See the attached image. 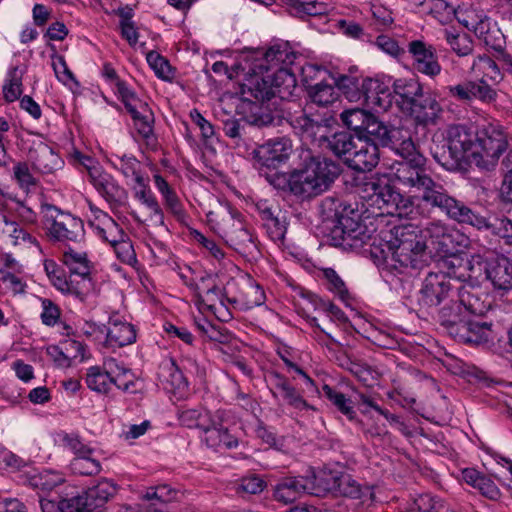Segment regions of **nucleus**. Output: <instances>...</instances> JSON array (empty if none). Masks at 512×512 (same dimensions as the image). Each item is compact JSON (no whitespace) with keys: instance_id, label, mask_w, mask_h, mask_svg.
I'll return each mask as SVG.
<instances>
[{"instance_id":"f257e3e1","label":"nucleus","mask_w":512,"mask_h":512,"mask_svg":"<svg viewBox=\"0 0 512 512\" xmlns=\"http://www.w3.org/2000/svg\"><path fill=\"white\" fill-rule=\"evenodd\" d=\"M387 147L403 159L397 164L394 172L395 179L403 189L422 199L428 207L439 209L459 223L478 228L487 226L485 218L476 215L463 202L449 195L442 184L432 179L425 167L426 158L416 150L410 137L404 138L401 132L396 143Z\"/></svg>"},{"instance_id":"f03ea898","label":"nucleus","mask_w":512,"mask_h":512,"mask_svg":"<svg viewBox=\"0 0 512 512\" xmlns=\"http://www.w3.org/2000/svg\"><path fill=\"white\" fill-rule=\"evenodd\" d=\"M507 147V137L497 126L489 124L473 134L463 125H453L447 131L446 144L433 150L432 156L448 171H464L471 164L490 171Z\"/></svg>"},{"instance_id":"7ed1b4c3","label":"nucleus","mask_w":512,"mask_h":512,"mask_svg":"<svg viewBox=\"0 0 512 512\" xmlns=\"http://www.w3.org/2000/svg\"><path fill=\"white\" fill-rule=\"evenodd\" d=\"M466 241L458 230L434 222L425 228V239L413 225L395 226L387 244L400 266L417 270L427 266L432 259L460 254Z\"/></svg>"},{"instance_id":"20e7f679","label":"nucleus","mask_w":512,"mask_h":512,"mask_svg":"<svg viewBox=\"0 0 512 512\" xmlns=\"http://www.w3.org/2000/svg\"><path fill=\"white\" fill-rule=\"evenodd\" d=\"M295 74L288 68H279L273 75L259 76L256 72L241 86L243 98L237 105L240 120L259 128L272 125L275 117L267 107L253 102L248 96L257 101H268L274 97L287 100L296 89Z\"/></svg>"},{"instance_id":"39448f33","label":"nucleus","mask_w":512,"mask_h":512,"mask_svg":"<svg viewBox=\"0 0 512 512\" xmlns=\"http://www.w3.org/2000/svg\"><path fill=\"white\" fill-rule=\"evenodd\" d=\"M341 166L326 157H310L303 168L294 170L289 176L275 173L267 176L269 182L278 189L289 191L302 199L316 197L327 191L341 174Z\"/></svg>"},{"instance_id":"423d86ee","label":"nucleus","mask_w":512,"mask_h":512,"mask_svg":"<svg viewBox=\"0 0 512 512\" xmlns=\"http://www.w3.org/2000/svg\"><path fill=\"white\" fill-rule=\"evenodd\" d=\"M376 232L372 222L361 219V213L352 204L343 202L337 224L329 226L328 241L344 250L358 249L371 240Z\"/></svg>"},{"instance_id":"0eeeda50","label":"nucleus","mask_w":512,"mask_h":512,"mask_svg":"<svg viewBox=\"0 0 512 512\" xmlns=\"http://www.w3.org/2000/svg\"><path fill=\"white\" fill-rule=\"evenodd\" d=\"M44 224L49 237L55 241L69 245L80 243L84 239L85 231L82 221L54 206H47Z\"/></svg>"},{"instance_id":"6e6552de","label":"nucleus","mask_w":512,"mask_h":512,"mask_svg":"<svg viewBox=\"0 0 512 512\" xmlns=\"http://www.w3.org/2000/svg\"><path fill=\"white\" fill-rule=\"evenodd\" d=\"M455 279L443 273H429L423 281L419 292V304L425 307H436L453 299Z\"/></svg>"},{"instance_id":"1a4fd4ad","label":"nucleus","mask_w":512,"mask_h":512,"mask_svg":"<svg viewBox=\"0 0 512 512\" xmlns=\"http://www.w3.org/2000/svg\"><path fill=\"white\" fill-rule=\"evenodd\" d=\"M292 153V142L286 137L269 140L259 145L251 152L254 166L259 170L263 168L277 169L285 163Z\"/></svg>"},{"instance_id":"9d476101","label":"nucleus","mask_w":512,"mask_h":512,"mask_svg":"<svg viewBox=\"0 0 512 512\" xmlns=\"http://www.w3.org/2000/svg\"><path fill=\"white\" fill-rule=\"evenodd\" d=\"M443 109L434 95L423 92L403 113L408 115L416 127L426 129L438 123Z\"/></svg>"},{"instance_id":"9b49d317","label":"nucleus","mask_w":512,"mask_h":512,"mask_svg":"<svg viewBox=\"0 0 512 512\" xmlns=\"http://www.w3.org/2000/svg\"><path fill=\"white\" fill-rule=\"evenodd\" d=\"M316 142L346 163L357 144V137L355 138L348 130L331 132L327 129L326 132L320 133Z\"/></svg>"},{"instance_id":"f8f14e48","label":"nucleus","mask_w":512,"mask_h":512,"mask_svg":"<svg viewBox=\"0 0 512 512\" xmlns=\"http://www.w3.org/2000/svg\"><path fill=\"white\" fill-rule=\"evenodd\" d=\"M400 133L401 129L385 124L372 114L358 139L378 147H386L394 145Z\"/></svg>"},{"instance_id":"ddd939ff","label":"nucleus","mask_w":512,"mask_h":512,"mask_svg":"<svg viewBox=\"0 0 512 512\" xmlns=\"http://www.w3.org/2000/svg\"><path fill=\"white\" fill-rule=\"evenodd\" d=\"M366 190L371 194L368 196V202L371 206L381 210V214H395L397 210V201L400 200V193L394 186L380 181H369L366 184Z\"/></svg>"},{"instance_id":"4468645a","label":"nucleus","mask_w":512,"mask_h":512,"mask_svg":"<svg viewBox=\"0 0 512 512\" xmlns=\"http://www.w3.org/2000/svg\"><path fill=\"white\" fill-rule=\"evenodd\" d=\"M454 291L456 292H453V300H456L455 302L465 308L470 315H480L486 310L485 302L482 299L484 293L480 286L464 282V280H455Z\"/></svg>"},{"instance_id":"2eb2a0df","label":"nucleus","mask_w":512,"mask_h":512,"mask_svg":"<svg viewBox=\"0 0 512 512\" xmlns=\"http://www.w3.org/2000/svg\"><path fill=\"white\" fill-rule=\"evenodd\" d=\"M408 50L413 56L414 67L418 72L431 77L440 73L441 66L438 63L433 46L427 45L420 40H414L409 43Z\"/></svg>"},{"instance_id":"dca6fc26","label":"nucleus","mask_w":512,"mask_h":512,"mask_svg":"<svg viewBox=\"0 0 512 512\" xmlns=\"http://www.w3.org/2000/svg\"><path fill=\"white\" fill-rule=\"evenodd\" d=\"M313 487L311 479L308 477H286L275 486L274 497L279 502L289 504L302 494H310V491L314 490Z\"/></svg>"},{"instance_id":"f3484780","label":"nucleus","mask_w":512,"mask_h":512,"mask_svg":"<svg viewBox=\"0 0 512 512\" xmlns=\"http://www.w3.org/2000/svg\"><path fill=\"white\" fill-rule=\"evenodd\" d=\"M378 162L379 147L357 138V144L345 164L355 171L369 172L377 166Z\"/></svg>"},{"instance_id":"a211bd4d","label":"nucleus","mask_w":512,"mask_h":512,"mask_svg":"<svg viewBox=\"0 0 512 512\" xmlns=\"http://www.w3.org/2000/svg\"><path fill=\"white\" fill-rule=\"evenodd\" d=\"M456 300L451 299L440 308L438 320L441 327L453 339L457 337L470 314Z\"/></svg>"},{"instance_id":"6ab92c4d","label":"nucleus","mask_w":512,"mask_h":512,"mask_svg":"<svg viewBox=\"0 0 512 512\" xmlns=\"http://www.w3.org/2000/svg\"><path fill=\"white\" fill-rule=\"evenodd\" d=\"M29 159L33 168L43 174L56 172L61 169L64 163L61 157L43 142H39L30 148Z\"/></svg>"},{"instance_id":"aec40b11","label":"nucleus","mask_w":512,"mask_h":512,"mask_svg":"<svg viewBox=\"0 0 512 512\" xmlns=\"http://www.w3.org/2000/svg\"><path fill=\"white\" fill-rule=\"evenodd\" d=\"M450 93L460 100L478 99L482 102L495 101L497 93L486 80L468 81L450 88Z\"/></svg>"},{"instance_id":"412c9836","label":"nucleus","mask_w":512,"mask_h":512,"mask_svg":"<svg viewBox=\"0 0 512 512\" xmlns=\"http://www.w3.org/2000/svg\"><path fill=\"white\" fill-rule=\"evenodd\" d=\"M86 384L91 390L106 393L109 390L110 384H114L119 389L127 391L133 385V381L128 380L124 382L120 375L113 376L110 372L104 371L98 366H93L87 371Z\"/></svg>"},{"instance_id":"4be33fe9","label":"nucleus","mask_w":512,"mask_h":512,"mask_svg":"<svg viewBox=\"0 0 512 512\" xmlns=\"http://www.w3.org/2000/svg\"><path fill=\"white\" fill-rule=\"evenodd\" d=\"M124 105L131 114L138 133L145 138L149 137L153 131V113L148 104L135 95L132 98H128Z\"/></svg>"},{"instance_id":"5701e85b","label":"nucleus","mask_w":512,"mask_h":512,"mask_svg":"<svg viewBox=\"0 0 512 512\" xmlns=\"http://www.w3.org/2000/svg\"><path fill=\"white\" fill-rule=\"evenodd\" d=\"M116 493V486L108 481H99L88 488L82 495L86 512H100L111 497Z\"/></svg>"},{"instance_id":"b1692460","label":"nucleus","mask_w":512,"mask_h":512,"mask_svg":"<svg viewBox=\"0 0 512 512\" xmlns=\"http://www.w3.org/2000/svg\"><path fill=\"white\" fill-rule=\"evenodd\" d=\"M486 276L499 290L508 291L512 288V264L506 257L491 261L486 267Z\"/></svg>"},{"instance_id":"393cba45","label":"nucleus","mask_w":512,"mask_h":512,"mask_svg":"<svg viewBox=\"0 0 512 512\" xmlns=\"http://www.w3.org/2000/svg\"><path fill=\"white\" fill-rule=\"evenodd\" d=\"M491 327L492 323L474 321L470 315L455 340L469 344L488 342L492 332Z\"/></svg>"},{"instance_id":"a878e982","label":"nucleus","mask_w":512,"mask_h":512,"mask_svg":"<svg viewBox=\"0 0 512 512\" xmlns=\"http://www.w3.org/2000/svg\"><path fill=\"white\" fill-rule=\"evenodd\" d=\"M109 229L107 232L112 236V247L117 258L125 264H133L136 262V254L131 241L125 235L123 230L116 222L108 221Z\"/></svg>"},{"instance_id":"bb28decb","label":"nucleus","mask_w":512,"mask_h":512,"mask_svg":"<svg viewBox=\"0 0 512 512\" xmlns=\"http://www.w3.org/2000/svg\"><path fill=\"white\" fill-rule=\"evenodd\" d=\"M423 87L416 79H397L393 83V93L399 109L404 112L422 94Z\"/></svg>"},{"instance_id":"cd10ccee","label":"nucleus","mask_w":512,"mask_h":512,"mask_svg":"<svg viewBox=\"0 0 512 512\" xmlns=\"http://www.w3.org/2000/svg\"><path fill=\"white\" fill-rule=\"evenodd\" d=\"M315 66H308L307 69L303 70V73L316 71ZM304 77H307L304 74ZM306 83V90L311 101L318 106H328L334 103L338 97V90L331 84L319 82L316 84H309L307 79L304 78Z\"/></svg>"},{"instance_id":"c85d7f7f","label":"nucleus","mask_w":512,"mask_h":512,"mask_svg":"<svg viewBox=\"0 0 512 512\" xmlns=\"http://www.w3.org/2000/svg\"><path fill=\"white\" fill-rule=\"evenodd\" d=\"M226 243L238 253L248 256L257 250L250 233L240 224L233 223L225 232Z\"/></svg>"},{"instance_id":"c756f323","label":"nucleus","mask_w":512,"mask_h":512,"mask_svg":"<svg viewBox=\"0 0 512 512\" xmlns=\"http://www.w3.org/2000/svg\"><path fill=\"white\" fill-rule=\"evenodd\" d=\"M136 339L134 327L129 323L113 322L108 329L106 342L111 346L123 347Z\"/></svg>"},{"instance_id":"7c9ffc66","label":"nucleus","mask_w":512,"mask_h":512,"mask_svg":"<svg viewBox=\"0 0 512 512\" xmlns=\"http://www.w3.org/2000/svg\"><path fill=\"white\" fill-rule=\"evenodd\" d=\"M341 472L323 470L317 475L307 476L311 479L313 484V491L310 494L320 496L322 493H333L335 494L336 488L338 487V479Z\"/></svg>"},{"instance_id":"2f4dec72","label":"nucleus","mask_w":512,"mask_h":512,"mask_svg":"<svg viewBox=\"0 0 512 512\" xmlns=\"http://www.w3.org/2000/svg\"><path fill=\"white\" fill-rule=\"evenodd\" d=\"M230 301L233 303H239L246 309H252L264 303L265 294L258 284L247 280L243 284L241 295L231 299Z\"/></svg>"},{"instance_id":"473e14b6","label":"nucleus","mask_w":512,"mask_h":512,"mask_svg":"<svg viewBox=\"0 0 512 512\" xmlns=\"http://www.w3.org/2000/svg\"><path fill=\"white\" fill-rule=\"evenodd\" d=\"M225 421V412L218 410L209 419V421L202 428L205 434L204 441L211 448L221 447V434L223 430V423Z\"/></svg>"},{"instance_id":"72a5a7b5","label":"nucleus","mask_w":512,"mask_h":512,"mask_svg":"<svg viewBox=\"0 0 512 512\" xmlns=\"http://www.w3.org/2000/svg\"><path fill=\"white\" fill-rule=\"evenodd\" d=\"M63 262L68 267L71 276H79L83 281L88 279L90 267L85 253L69 249L63 254Z\"/></svg>"},{"instance_id":"f704fd0d","label":"nucleus","mask_w":512,"mask_h":512,"mask_svg":"<svg viewBox=\"0 0 512 512\" xmlns=\"http://www.w3.org/2000/svg\"><path fill=\"white\" fill-rule=\"evenodd\" d=\"M369 493L370 489L367 486H362L350 474L341 473L339 475L338 487L336 488L335 495L360 499Z\"/></svg>"},{"instance_id":"c9c22d12","label":"nucleus","mask_w":512,"mask_h":512,"mask_svg":"<svg viewBox=\"0 0 512 512\" xmlns=\"http://www.w3.org/2000/svg\"><path fill=\"white\" fill-rule=\"evenodd\" d=\"M324 396L337 408L339 412L345 415L350 421L356 419V412L352 406V401L343 393L335 390L325 384L322 387Z\"/></svg>"},{"instance_id":"e433bc0d","label":"nucleus","mask_w":512,"mask_h":512,"mask_svg":"<svg viewBox=\"0 0 512 512\" xmlns=\"http://www.w3.org/2000/svg\"><path fill=\"white\" fill-rule=\"evenodd\" d=\"M372 113L361 108L344 110L340 118L349 130L354 131L357 138L363 131L366 123L370 119Z\"/></svg>"},{"instance_id":"4c0bfd02","label":"nucleus","mask_w":512,"mask_h":512,"mask_svg":"<svg viewBox=\"0 0 512 512\" xmlns=\"http://www.w3.org/2000/svg\"><path fill=\"white\" fill-rule=\"evenodd\" d=\"M175 495L176 491L164 484L148 488L143 495V500L151 502L150 506L154 507V512H162L158 504L163 505L172 501Z\"/></svg>"},{"instance_id":"58836bf2","label":"nucleus","mask_w":512,"mask_h":512,"mask_svg":"<svg viewBox=\"0 0 512 512\" xmlns=\"http://www.w3.org/2000/svg\"><path fill=\"white\" fill-rule=\"evenodd\" d=\"M23 71L17 66L12 67L7 74L6 84L3 86V96L7 102H14L22 94Z\"/></svg>"},{"instance_id":"ea45409f","label":"nucleus","mask_w":512,"mask_h":512,"mask_svg":"<svg viewBox=\"0 0 512 512\" xmlns=\"http://www.w3.org/2000/svg\"><path fill=\"white\" fill-rule=\"evenodd\" d=\"M472 70L482 73L481 79L486 81L489 80L497 83L501 79V73L497 64L486 55L478 56L477 60L472 64Z\"/></svg>"},{"instance_id":"a19ab883","label":"nucleus","mask_w":512,"mask_h":512,"mask_svg":"<svg viewBox=\"0 0 512 512\" xmlns=\"http://www.w3.org/2000/svg\"><path fill=\"white\" fill-rule=\"evenodd\" d=\"M442 261L443 268H447V272L444 273L446 277L453 278L455 280L462 281L465 278V274L460 270H466L470 266L469 261H465L459 254L447 255L439 258Z\"/></svg>"},{"instance_id":"79ce46f5","label":"nucleus","mask_w":512,"mask_h":512,"mask_svg":"<svg viewBox=\"0 0 512 512\" xmlns=\"http://www.w3.org/2000/svg\"><path fill=\"white\" fill-rule=\"evenodd\" d=\"M342 204L343 201L333 197H327L322 200L320 204V211L324 219L326 230L329 231V226L337 224Z\"/></svg>"},{"instance_id":"37998d69","label":"nucleus","mask_w":512,"mask_h":512,"mask_svg":"<svg viewBox=\"0 0 512 512\" xmlns=\"http://www.w3.org/2000/svg\"><path fill=\"white\" fill-rule=\"evenodd\" d=\"M46 271L51 282L58 290L66 293L75 294L78 297L83 295V292L78 287V284L74 285L73 276L70 275L69 279H67L62 271L54 269L53 271L50 272L47 266Z\"/></svg>"},{"instance_id":"c03bdc74","label":"nucleus","mask_w":512,"mask_h":512,"mask_svg":"<svg viewBox=\"0 0 512 512\" xmlns=\"http://www.w3.org/2000/svg\"><path fill=\"white\" fill-rule=\"evenodd\" d=\"M275 387L280 390L282 397L295 408H306L308 404L297 393L296 389L290 385L289 381L283 377L277 376Z\"/></svg>"},{"instance_id":"a18cd8bd","label":"nucleus","mask_w":512,"mask_h":512,"mask_svg":"<svg viewBox=\"0 0 512 512\" xmlns=\"http://www.w3.org/2000/svg\"><path fill=\"white\" fill-rule=\"evenodd\" d=\"M212 415L208 413H202L198 409H185L179 414V421L183 426L188 428L201 429L209 421Z\"/></svg>"},{"instance_id":"49530a36","label":"nucleus","mask_w":512,"mask_h":512,"mask_svg":"<svg viewBox=\"0 0 512 512\" xmlns=\"http://www.w3.org/2000/svg\"><path fill=\"white\" fill-rule=\"evenodd\" d=\"M87 171L91 183L99 193L107 198L114 197L113 189L115 187L112 183L109 182L107 175L102 174L96 165H93Z\"/></svg>"},{"instance_id":"de8ad7c7","label":"nucleus","mask_w":512,"mask_h":512,"mask_svg":"<svg viewBox=\"0 0 512 512\" xmlns=\"http://www.w3.org/2000/svg\"><path fill=\"white\" fill-rule=\"evenodd\" d=\"M136 196L152 211L150 221L156 226L164 227V215L155 197L145 187Z\"/></svg>"},{"instance_id":"09e8293b","label":"nucleus","mask_w":512,"mask_h":512,"mask_svg":"<svg viewBox=\"0 0 512 512\" xmlns=\"http://www.w3.org/2000/svg\"><path fill=\"white\" fill-rule=\"evenodd\" d=\"M147 62L150 67L154 70L155 74L163 79L170 80L173 77L172 68L167 59L158 54L155 51H150L147 54Z\"/></svg>"},{"instance_id":"8fccbe9b","label":"nucleus","mask_w":512,"mask_h":512,"mask_svg":"<svg viewBox=\"0 0 512 512\" xmlns=\"http://www.w3.org/2000/svg\"><path fill=\"white\" fill-rule=\"evenodd\" d=\"M446 40L451 49L459 56H467L473 50V42L466 34H453L446 31Z\"/></svg>"},{"instance_id":"3c124183","label":"nucleus","mask_w":512,"mask_h":512,"mask_svg":"<svg viewBox=\"0 0 512 512\" xmlns=\"http://www.w3.org/2000/svg\"><path fill=\"white\" fill-rule=\"evenodd\" d=\"M338 88L342 90L346 98L351 102H362L361 82L352 77H341Z\"/></svg>"},{"instance_id":"603ef678","label":"nucleus","mask_w":512,"mask_h":512,"mask_svg":"<svg viewBox=\"0 0 512 512\" xmlns=\"http://www.w3.org/2000/svg\"><path fill=\"white\" fill-rule=\"evenodd\" d=\"M294 123L303 132L307 133L309 136H313L315 142L316 138L320 137V133H324L327 130V125L313 120L306 114L296 117Z\"/></svg>"},{"instance_id":"864d4df0","label":"nucleus","mask_w":512,"mask_h":512,"mask_svg":"<svg viewBox=\"0 0 512 512\" xmlns=\"http://www.w3.org/2000/svg\"><path fill=\"white\" fill-rule=\"evenodd\" d=\"M381 81L366 78L361 81L362 103L373 109L378 93L381 91Z\"/></svg>"},{"instance_id":"5fc2aeb1","label":"nucleus","mask_w":512,"mask_h":512,"mask_svg":"<svg viewBox=\"0 0 512 512\" xmlns=\"http://www.w3.org/2000/svg\"><path fill=\"white\" fill-rule=\"evenodd\" d=\"M295 58L294 53L289 52L286 45H275L270 47L264 54V60L267 63H292Z\"/></svg>"},{"instance_id":"6e6d98bb","label":"nucleus","mask_w":512,"mask_h":512,"mask_svg":"<svg viewBox=\"0 0 512 512\" xmlns=\"http://www.w3.org/2000/svg\"><path fill=\"white\" fill-rule=\"evenodd\" d=\"M197 299L199 305L213 310L217 302L222 303V294L220 289L216 285H213L204 291L199 290L197 292Z\"/></svg>"},{"instance_id":"4d7b16f0","label":"nucleus","mask_w":512,"mask_h":512,"mask_svg":"<svg viewBox=\"0 0 512 512\" xmlns=\"http://www.w3.org/2000/svg\"><path fill=\"white\" fill-rule=\"evenodd\" d=\"M349 370L366 386H372L377 381V372L366 364L352 362Z\"/></svg>"},{"instance_id":"13d9d810","label":"nucleus","mask_w":512,"mask_h":512,"mask_svg":"<svg viewBox=\"0 0 512 512\" xmlns=\"http://www.w3.org/2000/svg\"><path fill=\"white\" fill-rule=\"evenodd\" d=\"M72 467L82 475H93L101 469L100 463L91 458L90 455L83 458H75L72 462Z\"/></svg>"},{"instance_id":"bf43d9fd","label":"nucleus","mask_w":512,"mask_h":512,"mask_svg":"<svg viewBox=\"0 0 512 512\" xmlns=\"http://www.w3.org/2000/svg\"><path fill=\"white\" fill-rule=\"evenodd\" d=\"M62 441L63 446L68 448L76 456L75 458H83L92 453V449L84 445L76 435L66 434Z\"/></svg>"},{"instance_id":"052dcab7","label":"nucleus","mask_w":512,"mask_h":512,"mask_svg":"<svg viewBox=\"0 0 512 512\" xmlns=\"http://www.w3.org/2000/svg\"><path fill=\"white\" fill-rule=\"evenodd\" d=\"M414 506L418 512H444V506L429 495L419 496L415 499Z\"/></svg>"},{"instance_id":"680f3d73","label":"nucleus","mask_w":512,"mask_h":512,"mask_svg":"<svg viewBox=\"0 0 512 512\" xmlns=\"http://www.w3.org/2000/svg\"><path fill=\"white\" fill-rule=\"evenodd\" d=\"M380 89L381 91L377 95L373 109L385 112L392 106L394 93L390 90L389 86L382 81Z\"/></svg>"},{"instance_id":"e2e57ef3","label":"nucleus","mask_w":512,"mask_h":512,"mask_svg":"<svg viewBox=\"0 0 512 512\" xmlns=\"http://www.w3.org/2000/svg\"><path fill=\"white\" fill-rule=\"evenodd\" d=\"M43 304V312L41 314L42 322L45 325L51 326L54 325L59 316L60 311L56 305L53 304V302L49 299H44L42 301Z\"/></svg>"},{"instance_id":"0e129e2a","label":"nucleus","mask_w":512,"mask_h":512,"mask_svg":"<svg viewBox=\"0 0 512 512\" xmlns=\"http://www.w3.org/2000/svg\"><path fill=\"white\" fill-rule=\"evenodd\" d=\"M427 12L433 14L436 18L442 15L446 16V18H449L454 14L455 10L445 0H430Z\"/></svg>"},{"instance_id":"69168bd1","label":"nucleus","mask_w":512,"mask_h":512,"mask_svg":"<svg viewBox=\"0 0 512 512\" xmlns=\"http://www.w3.org/2000/svg\"><path fill=\"white\" fill-rule=\"evenodd\" d=\"M265 482L258 476L252 475L241 480L240 489L249 494H258L263 491Z\"/></svg>"},{"instance_id":"338daca9","label":"nucleus","mask_w":512,"mask_h":512,"mask_svg":"<svg viewBox=\"0 0 512 512\" xmlns=\"http://www.w3.org/2000/svg\"><path fill=\"white\" fill-rule=\"evenodd\" d=\"M264 226L273 241H282L284 239L286 226L278 217L270 219L268 223H264Z\"/></svg>"},{"instance_id":"774afa93","label":"nucleus","mask_w":512,"mask_h":512,"mask_svg":"<svg viewBox=\"0 0 512 512\" xmlns=\"http://www.w3.org/2000/svg\"><path fill=\"white\" fill-rule=\"evenodd\" d=\"M83 495L60 500V512H86Z\"/></svg>"}]
</instances>
